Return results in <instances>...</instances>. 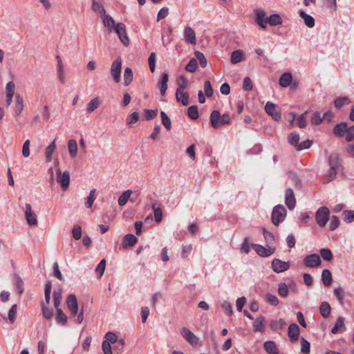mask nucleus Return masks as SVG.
<instances>
[{"instance_id":"f257e3e1","label":"nucleus","mask_w":354,"mask_h":354,"mask_svg":"<svg viewBox=\"0 0 354 354\" xmlns=\"http://www.w3.org/2000/svg\"><path fill=\"white\" fill-rule=\"evenodd\" d=\"M209 120L212 128L214 129H218L223 125L230 124V118L227 113L221 115L219 111L214 110L210 114Z\"/></svg>"},{"instance_id":"f03ea898","label":"nucleus","mask_w":354,"mask_h":354,"mask_svg":"<svg viewBox=\"0 0 354 354\" xmlns=\"http://www.w3.org/2000/svg\"><path fill=\"white\" fill-rule=\"evenodd\" d=\"M286 216V209L282 205H276L272 212V223L277 226L283 222Z\"/></svg>"},{"instance_id":"7ed1b4c3","label":"nucleus","mask_w":354,"mask_h":354,"mask_svg":"<svg viewBox=\"0 0 354 354\" xmlns=\"http://www.w3.org/2000/svg\"><path fill=\"white\" fill-rule=\"evenodd\" d=\"M330 211L328 207L323 206L317 209L315 214V219L317 225L323 227H324L329 219Z\"/></svg>"},{"instance_id":"20e7f679","label":"nucleus","mask_w":354,"mask_h":354,"mask_svg":"<svg viewBox=\"0 0 354 354\" xmlns=\"http://www.w3.org/2000/svg\"><path fill=\"white\" fill-rule=\"evenodd\" d=\"M121 71L122 59L120 57H118L111 64L110 69L111 76L116 83H118L120 81Z\"/></svg>"},{"instance_id":"39448f33","label":"nucleus","mask_w":354,"mask_h":354,"mask_svg":"<svg viewBox=\"0 0 354 354\" xmlns=\"http://www.w3.org/2000/svg\"><path fill=\"white\" fill-rule=\"evenodd\" d=\"M24 214L27 223L30 226H35L37 225V216L32 209V207L29 203L25 204Z\"/></svg>"},{"instance_id":"423d86ee","label":"nucleus","mask_w":354,"mask_h":354,"mask_svg":"<svg viewBox=\"0 0 354 354\" xmlns=\"http://www.w3.org/2000/svg\"><path fill=\"white\" fill-rule=\"evenodd\" d=\"M113 30L117 33L121 42L126 46L129 44V39L127 34L126 26L123 23L116 24Z\"/></svg>"},{"instance_id":"0eeeda50","label":"nucleus","mask_w":354,"mask_h":354,"mask_svg":"<svg viewBox=\"0 0 354 354\" xmlns=\"http://www.w3.org/2000/svg\"><path fill=\"white\" fill-rule=\"evenodd\" d=\"M105 338H106L105 341H108L110 344H111H111L117 343L118 344H120L121 348L113 347V350L115 351H116L117 353H120L122 351L123 346L124 344V339H122V338L118 339L117 335L112 332L106 333L105 335Z\"/></svg>"},{"instance_id":"6e6552de","label":"nucleus","mask_w":354,"mask_h":354,"mask_svg":"<svg viewBox=\"0 0 354 354\" xmlns=\"http://www.w3.org/2000/svg\"><path fill=\"white\" fill-rule=\"evenodd\" d=\"M252 248L259 256L263 257H270L274 254L276 250L274 247L268 246L266 248L259 244H252Z\"/></svg>"},{"instance_id":"1a4fd4ad","label":"nucleus","mask_w":354,"mask_h":354,"mask_svg":"<svg viewBox=\"0 0 354 354\" xmlns=\"http://www.w3.org/2000/svg\"><path fill=\"white\" fill-rule=\"evenodd\" d=\"M57 180L58 183L64 190L66 189L68 187L70 183L69 172L68 171H65L64 172L62 173L61 170L58 169L57 170Z\"/></svg>"},{"instance_id":"9d476101","label":"nucleus","mask_w":354,"mask_h":354,"mask_svg":"<svg viewBox=\"0 0 354 354\" xmlns=\"http://www.w3.org/2000/svg\"><path fill=\"white\" fill-rule=\"evenodd\" d=\"M272 268L274 272L280 273L288 270L290 268L289 261H283L279 259H274L272 261Z\"/></svg>"},{"instance_id":"9b49d317","label":"nucleus","mask_w":354,"mask_h":354,"mask_svg":"<svg viewBox=\"0 0 354 354\" xmlns=\"http://www.w3.org/2000/svg\"><path fill=\"white\" fill-rule=\"evenodd\" d=\"M265 111L274 120L278 121L281 119L279 109L275 104L268 102L265 106Z\"/></svg>"},{"instance_id":"f8f14e48","label":"nucleus","mask_w":354,"mask_h":354,"mask_svg":"<svg viewBox=\"0 0 354 354\" xmlns=\"http://www.w3.org/2000/svg\"><path fill=\"white\" fill-rule=\"evenodd\" d=\"M66 302L67 308L70 310L71 315L73 317L76 316L78 312V304L76 296L73 294L69 295Z\"/></svg>"},{"instance_id":"ddd939ff","label":"nucleus","mask_w":354,"mask_h":354,"mask_svg":"<svg viewBox=\"0 0 354 354\" xmlns=\"http://www.w3.org/2000/svg\"><path fill=\"white\" fill-rule=\"evenodd\" d=\"M304 263L308 268L317 267L321 264L320 257L315 253L307 255L304 259Z\"/></svg>"},{"instance_id":"4468645a","label":"nucleus","mask_w":354,"mask_h":354,"mask_svg":"<svg viewBox=\"0 0 354 354\" xmlns=\"http://www.w3.org/2000/svg\"><path fill=\"white\" fill-rule=\"evenodd\" d=\"M180 335L191 345L194 346L198 344V338L188 328L184 327L180 330Z\"/></svg>"},{"instance_id":"2eb2a0df","label":"nucleus","mask_w":354,"mask_h":354,"mask_svg":"<svg viewBox=\"0 0 354 354\" xmlns=\"http://www.w3.org/2000/svg\"><path fill=\"white\" fill-rule=\"evenodd\" d=\"M185 40L190 44H196V37L195 31L189 26H186L183 31Z\"/></svg>"},{"instance_id":"dca6fc26","label":"nucleus","mask_w":354,"mask_h":354,"mask_svg":"<svg viewBox=\"0 0 354 354\" xmlns=\"http://www.w3.org/2000/svg\"><path fill=\"white\" fill-rule=\"evenodd\" d=\"M299 327L296 324H291L288 329V337L292 342H297L299 337Z\"/></svg>"},{"instance_id":"f3484780","label":"nucleus","mask_w":354,"mask_h":354,"mask_svg":"<svg viewBox=\"0 0 354 354\" xmlns=\"http://www.w3.org/2000/svg\"><path fill=\"white\" fill-rule=\"evenodd\" d=\"M103 24L104 27L106 28L108 32H111L113 31V29L115 28V23L113 20V17L107 14H105L102 17Z\"/></svg>"},{"instance_id":"a211bd4d","label":"nucleus","mask_w":354,"mask_h":354,"mask_svg":"<svg viewBox=\"0 0 354 354\" xmlns=\"http://www.w3.org/2000/svg\"><path fill=\"white\" fill-rule=\"evenodd\" d=\"M255 21L256 23L262 28H266V24L268 21H266V12L263 10H255Z\"/></svg>"},{"instance_id":"6ab92c4d","label":"nucleus","mask_w":354,"mask_h":354,"mask_svg":"<svg viewBox=\"0 0 354 354\" xmlns=\"http://www.w3.org/2000/svg\"><path fill=\"white\" fill-rule=\"evenodd\" d=\"M295 202L293 190L291 188H288L286 190V205L290 209H292L295 206Z\"/></svg>"},{"instance_id":"aec40b11","label":"nucleus","mask_w":354,"mask_h":354,"mask_svg":"<svg viewBox=\"0 0 354 354\" xmlns=\"http://www.w3.org/2000/svg\"><path fill=\"white\" fill-rule=\"evenodd\" d=\"M348 126L346 122H340L333 128V133L337 137L345 136Z\"/></svg>"},{"instance_id":"412c9836","label":"nucleus","mask_w":354,"mask_h":354,"mask_svg":"<svg viewBox=\"0 0 354 354\" xmlns=\"http://www.w3.org/2000/svg\"><path fill=\"white\" fill-rule=\"evenodd\" d=\"M138 241V239L136 236H134L132 234H128L126 236H124L123 241H122V247L124 248H127L129 247L133 246Z\"/></svg>"},{"instance_id":"4be33fe9","label":"nucleus","mask_w":354,"mask_h":354,"mask_svg":"<svg viewBox=\"0 0 354 354\" xmlns=\"http://www.w3.org/2000/svg\"><path fill=\"white\" fill-rule=\"evenodd\" d=\"M330 169L328 171V181L333 180L337 175V162L332 161V156L329 158Z\"/></svg>"},{"instance_id":"5701e85b","label":"nucleus","mask_w":354,"mask_h":354,"mask_svg":"<svg viewBox=\"0 0 354 354\" xmlns=\"http://www.w3.org/2000/svg\"><path fill=\"white\" fill-rule=\"evenodd\" d=\"M169 80V76L167 73H164L162 75L160 81L158 84V87L160 88V92L162 96H164L166 93V91L167 89V82Z\"/></svg>"},{"instance_id":"b1692460","label":"nucleus","mask_w":354,"mask_h":354,"mask_svg":"<svg viewBox=\"0 0 354 354\" xmlns=\"http://www.w3.org/2000/svg\"><path fill=\"white\" fill-rule=\"evenodd\" d=\"M292 76L290 73H283L279 80V85L281 87H288L292 82Z\"/></svg>"},{"instance_id":"393cba45","label":"nucleus","mask_w":354,"mask_h":354,"mask_svg":"<svg viewBox=\"0 0 354 354\" xmlns=\"http://www.w3.org/2000/svg\"><path fill=\"white\" fill-rule=\"evenodd\" d=\"M68 150L71 158H74L77 154V144L75 139H71L67 143Z\"/></svg>"},{"instance_id":"a878e982","label":"nucleus","mask_w":354,"mask_h":354,"mask_svg":"<svg viewBox=\"0 0 354 354\" xmlns=\"http://www.w3.org/2000/svg\"><path fill=\"white\" fill-rule=\"evenodd\" d=\"M265 318L262 315L259 316L253 323V330L255 332H262L264 330Z\"/></svg>"},{"instance_id":"bb28decb","label":"nucleus","mask_w":354,"mask_h":354,"mask_svg":"<svg viewBox=\"0 0 354 354\" xmlns=\"http://www.w3.org/2000/svg\"><path fill=\"white\" fill-rule=\"evenodd\" d=\"M56 143L55 140H53V142L46 147L45 149V157L46 162H49L52 160V156L54 153V151L56 149Z\"/></svg>"},{"instance_id":"cd10ccee","label":"nucleus","mask_w":354,"mask_h":354,"mask_svg":"<svg viewBox=\"0 0 354 354\" xmlns=\"http://www.w3.org/2000/svg\"><path fill=\"white\" fill-rule=\"evenodd\" d=\"M299 17L304 19L306 26L313 28L315 26V19L312 16L306 14L304 10L299 11Z\"/></svg>"},{"instance_id":"c85d7f7f","label":"nucleus","mask_w":354,"mask_h":354,"mask_svg":"<svg viewBox=\"0 0 354 354\" xmlns=\"http://www.w3.org/2000/svg\"><path fill=\"white\" fill-rule=\"evenodd\" d=\"M56 309L55 320L57 324L64 326L67 322V317L63 312V310L59 308Z\"/></svg>"},{"instance_id":"c756f323","label":"nucleus","mask_w":354,"mask_h":354,"mask_svg":"<svg viewBox=\"0 0 354 354\" xmlns=\"http://www.w3.org/2000/svg\"><path fill=\"white\" fill-rule=\"evenodd\" d=\"M152 209L153 210L154 218L157 223H160L162 219V212L160 208V205L154 203L151 205Z\"/></svg>"},{"instance_id":"7c9ffc66","label":"nucleus","mask_w":354,"mask_h":354,"mask_svg":"<svg viewBox=\"0 0 354 354\" xmlns=\"http://www.w3.org/2000/svg\"><path fill=\"white\" fill-rule=\"evenodd\" d=\"M322 280L325 286H329L332 281L333 277L330 271L328 269H324L322 273Z\"/></svg>"},{"instance_id":"2f4dec72","label":"nucleus","mask_w":354,"mask_h":354,"mask_svg":"<svg viewBox=\"0 0 354 354\" xmlns=\"http://www.w3.org/2000/svg\"><path fill=\"white\" fill-rule=\"evenodd\" d=\"M176 99L177 102H180L184 106L189 104V95L187 93L184 92V91H181L180 93H177V91H176Z\"/></svg>"},{"instance_id":"473e14b6","label":"nucleus","mask_w":354,"mask_h":354,"mask_svg":"<svg viewBox=\"0 0 354 354\" xmlns=\"http://www.w3.org/2000/svg\"><path fill=\"white\" fill-rule=\"evenodd\" d=\"M319 312L324 318L328 317L331 312V307L327 301H323L319 306Z\"/></svg>"},{"instance_id":"72a5a7b5","label":"nucleus","mask_w":354,"mask_h":354,"mask_svg":"<svg viewBox=\"0 0 354 354\" xmlns=\"http://www.w3.org/2000/svg\"><path fill=\"white\" fill-rule=\"evenodd\" d=\"M264 348L268 354H278L279 351L273 341H267L263 344Z\"/></svg>"},{"instance_id":"f704fd0d","label":"nucleus","mask_w":354,"mask_h":354,"mask_svg":"<svg viewBox=\"0 0 354 354\" xmlns=\"http://www.w3.org/2000/svg\"><path fill=\"white\" fill-rule=\"evenodd\" d=\"M13 278L15 281V286L17 291L19 295H21L24 292V281L22 278L18 274H14Z\"/></svg>"},{"instance_id":"c9c22d12","label":"nucleus","mask_w":354,"mask_h":354,"mask_svg":"<svg viewBox=\"0 0 354 354\" xmlns=\"http://www.w3.org/2000/svg\"><path fill=\"white\" fill-rule=\"evenodd\" d=\"M92 9L94 12H98L101 17L106 14V10L103 5L96 0H93Z\"/></svg>"},{"instance_id":"e433bc0d","label":"nucleus","mask_w":354,"mask_h":354,"mask_svg":"<svg viewBox=\"0 0 354 354\" xmlns=\"http://www.w3.org/2000/svg\"><path fill=\"white\" fill-rule=\"evenodd\" d=\"M133 80V74L131 68H126L124 71V85L129 86Z\"/></svg>"},{"instance_id":"4c0bfd02","label":"nucleus","mask_w":354,"mask_h":354,"mask_svg":"<svg viewBox=\"0 0 354 354\" xmlns=\"http://www.w3.org/2000/svg\"><path fill=\"white\" fill-rule=\"evenodd\" d=\"M131 194L132 191L131 189H127L124 191L118 198V205L120 207L125 205L128 200L129 199Z\"/></svg>"},{"instance_id":"58836bf2","label":"nucleus","mask_w":354,"mask_h":354,"mask_svg":"<svg viewBox=\"0 0 354 354\" xmlns=\"http://www.w3.org/2000/svg\"><path fill=\"white\" fill-rule=\"evenodd\" d=\"M266 21L272 26L281 25L282 24V19L278 14L271 15L269 17L266 18Z\"/></svg>"},{"instance_id":"ea45409f","label":"nucleus","mask_w":354,"mask_h":354,"mask_svg":"<svg viewBox=\"0 0 354 354\" xmlns=\"http://www.w3.org/2000/svg\"><path fill=\"white\" fill-rule=\"evenodd\" d=\"M15 100H16V107H15V112L17 115H19L21 114V113L22 112V111L24 109V100H23L22 97L19 94L16 95Z\"/></svg>"},{"instance_id":"a19ab883","label":"nucleus","mask_w":354,"mask_h":354,"mask_svg":"<svg viewBox=\"0 0 354 354\" xmlns=\"http://www.w3.org/2000/svg\"><path fill=\"white\" fill-rule=\"evenodd\" d=\"M243 58V53L241 50L233 51L231 55V63L233 64L241 62Z\"/></svg>"},{"instance_id":"79ce46f5","label":"nucleus","mask_w":354,"mask_h":354,"mask_svg":"<svg viewBox=\"0 0 354 354\" xmlns=\"http://www.w3.org/2000/svg\"><path fill=\"white\" fill-rule=\"evenodd\" d=\"M344 328V318L342 317H338L335 326L333 327L331 332L333 334H337Z\"/></svg>"},{"instance_id":"37998d69","label":"nucleus","mask_w":354,"mask_h":354,"mask_svg":"<svg viewBox=\"0 0 354 354\" xmlns=\"http://www.w3.org/2000/svg\"><path fill=\"white\" fill-rule=\"evenodd\" d=\"M100 100L99 97L92 99L87 104L86 110L88 113L93 112L100 106Z\"/></svg>"},{"instance_id":"c03bdc74","label":"nucleus","mask_w":354,"mask_h":354,"mask_svg":"<svg viewBox=\"0 0 354 354\" xmlns=\"http://www.w3.org/2000/svg\"><path fill=\"white\" fill-rule=\"evenodd\" d=\"M96 198V189L91 190L89 195L86 198L85 205L87 208H91Z\"/></svg>"},{"instance_id":"a18cd8bd","label":"nucleus","mask_w":354,"mask_h":354,"mask_svg":"<svg viewBox=\"0 0 354 354\" xmlns=\"http://www.w3.org/2000/svg\"><path fill=\"white\" fill-rule=\"evenodd\" d=\"M286 323L283 319L279 320H274L271 322L270 327L272 330L277 331L283 328L286 326Z\"/></svg>"},{"instance_id":"49530a36","label":"nucleus","mask_w":354,"mask_h":354,"mask_svg":"<svg viewBox=\"0 0 354 354\" xmlns=\"http://www.w3.org/2000/svg\"><path fill=\"white\" fill-rule=\"evenodd\" d=\"M350 102V100L348 97H339L335 99L334 104L337 109H340L344 105L348 104Z\"/></svg>"},{"instance_id":"de8ad7c7","label":"nucleus","mask_w":354,"mask_h":354,"mask_svg":"<svg viewBox=\"0 0 354 354\" xmlns=\"http://www.w3.org/2000/svg\"><path fill=\"white\" fill-rule=\"evenodd\" d=\"M140 118V114L137 111L131 113L127 118V124L129 126H132L136 124Z\"/></svg>"},{"instance_id":"09e8293b","label":"nucleus","mask_w":354,"mask_h":354,"mask_svg":"<svg viewBox=\"0 0 354 354\" xmlns=\"http://www.w3.org/2000/svg\"><path fill=\"white\" fill-rule=\"evenodd\" d=\"M299 134L293 131L288 136V142L295 148L299 144Z\"/></svg>"},{"instance_id":"8fccbe9b","label":"nucleus","mask_w":354,"mask_h":354,"mask_svg":"<svg viewBox=\"0 0 354 354\" xmlns=\"http://www.w3.org/2000/svg\"><path fill=\"white\" fill-rule=\"evenodd\" d=\"M62 301V291L61 289L55 290L53 292V301L55 308H59Z\"/></svg>"},{"instance_id":"3c124183","label":"nucleus","mask_w":354,"mask_h":354,"mask_svg":"<svg viewBox=\"0 0 354 354\" xmlns=\"http://www.w3.org/2000/svg\"><path fill=\"white\" fill-rule=\"evenodd\" d=\"M289 290L286 283H280L278 288V294L281 297H286L288 296Z\"/></svg>"},{"instance_id":"603ef678","label":"nucleus","mask_w":354,"mask_h":354,"mask_svg":"<svg viewBox=\"0 0 354 354\" xmlns=\"http://www.w3.org/2000/svg\"><path fill=\"white\" fill-rule=\"evenodd\" d=\"M160 117L163 126L167 129L170 130L171 128V122L169 118L167 116L165 112H160Z\"/></svg>"},{"instance_id":"864d4df0","label":"nucleus","mask_w":354,"mask_h":354,"mask_svg":"<svg viewBox=\"0 0 354 354\" xmlns=\"http://www.w3.org/2000/svg\"><path fill=\"white\" fill-rule=\"evenodd\" d=\"M187 81L186 78L184 76L180 75L178 80V87L176 88L177 93H180V91H184V89L187 87Z\"/></svg>"},{"instance_id":"5fc2aeb1","label":"nucleus","mask_w":354,"mask_h":354,"mask_svg":"<svg viewBox=\"0 0 354 354\" xmlns=\"http://www.w3.org/2000/svg\"><path fill=\"white\" fill-rule=\"evenodd\" d=\"M301 351L304 354H309L310 351V344L304 337L301 339Z\"/></svg>"},{"instance_id":"6e6d98bb","label":"nucleus","mask_w":354,"mask_h":354,"mask_svg":"<svg viewBox=\"0 0 354 354\" xmlns=\"http://www.w3.org/2000/svg\"><path fill=\"white\" fill-rule=\"evenodd\" d=\"M266 301L274 306H278L279 304V299L274 295L270 293H267L266 295Z\"/></svg>"},{"instance_id":"4d7b16f0","label":"nucleus","mask_w":354,"mask_h":354,"mask_svg":"<svg viewBox=\"0 0 354 354\" xmlns=\"http://www.w3.org/2000/svg\"><path fill=\"white\" fill-rule=\"evenodd\" d=\"M158 110L145 109L144 110V118L146 120H151L155 118L157 115Z\"/></svg>"},{"instance_id":"13d9d810","label":"nucleus","mask_w":354,"mask_h":354,"mask_svg":"<svg viewBox=\"0 0 354 354\" xmlns=\"http://www.w3.org/2000/svg\"><path fill=\"white\" fill-rule=\"evenodd\" d=\"M343 220L346 223H351L354 221V211L344 210L342 213Z\"/></svg>"},{"instance_id":"bf43d9fd","label":"nucleus","mask_w":354,"mask_h":354,"mask_svg":"<svg viewBox=\"0 0 354 354\" xmlns=\"http://www.w3.org/2000/svg\"><path fill=\"white\" fill-rule=\"evenodd\" d=\"M187 115L190 118L193 120L198 119L199 117L198 107L195 105L189 106L187 109Z\"/></svg>"},{"instance_id":"052dcab7","label":"nucleus","mask_w":354,"mask_h":354,"mask_svg":"<svg viewBox=\"0 0 354 354\" xmlns=\"http://www.w3.org/2000/svg\"><path fill=\"white\" fill-rule=\"evenodd\" d=\"M15 85L12 81L8 82L6 86V96H13L15 94Z\"/></svg>"},{"instance_id":"680f3d73","label":"nucleus","mask_w":354,"mask_h":354,"mask_svg":"<svg viewBox=\"0 0 354 354\" xmlns=\"http://www.w3.org/2000/svg\"><path fill=\"white\" fill-rule=\"evenodd\" d=\"M265 241L267 243L271 244L274 241V236L270 232L267 231L265 228H261Z\"/></svg>"},{"instance_id":"e2e57ef3","label":"nucleus","mask_w":354,"mask_h":354,"mask_svg":"<svg viewBox=\"0 0 354 354\" xmlns=\"http://www.w3.org/2000/svg\"><path fill=\"white\" fill-rule=\"evenodd\" d=\"M17 305L14 304L12 306L10 309L8 315V318L9 319L11 324H13L15 321L16 315H17Z\"/></svg>"},{"instance_id":"0e129e2a","label":"nucleus","mask_w":354,"mask_h":354,"mask_svg":"<svg viewBox=\"0 0 354 354\" xmlns=\"http://www.w3.org/2000/svg\"><path fill=\"white\" fill-rule=\"evenodd\" d=\"M320 254L322 257L326 261H330L333 257L331 250L328 248L321 249Z\"/></svg>"},{"instance_id":"69168bd1","label":"nucleus","mask_w":354,"mask_h":354,"mask_svg":"<svg viewBox=\"0 0 354 354\" xmlns=\"http://www.w3.org/2000/svg\"><path fill=\"white\" fill-rule=\"evenodd\" d=\"M197 68V61L196 59L192 58L190 59L189 63L186 65L185 69L187 71L194 73L196 71Z\"/></svg>"},{"instance_id":"338daca9","label":"nucleus","mask_w":354,"mask_h":354,"mask_svg":"<svg viewBox=\"0 0 354 354\" xmlns=\"http://www.w3.org/2000/svg\"><path fill=\"white\" fill-rule=\"evenodd\" d=\"M82 228L79 225H75L72 230V236L74 239L79 240L82 237Z\"/></svg>"},{"instance_id":"774afa93","label":"nucleus","mask_w":354,"mask_h":354,"mask_svg":"<svg viewBox=\"0 0 354 354\" xmlns=\"http://www.w3.org/2000/svg\"><path fill=\"white\" fill-rule=\"evenodd\" d=\"M345 140L347 142H351L354 140V125L347 128L345 134Z\"/></svg>"}]
</instances>
